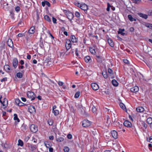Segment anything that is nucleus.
<instances>
[{
    "label": "nucleus",
    "mask_w": 152,
    "mask_h": 152,
    "mask_svg": "<svg viewBox=\"0 0 152 152\" xmlns=\"http://www.w3.org/2000/svg\"><path fill=\"white\" fill-rule=\"evenodd\" d=\"M18 60L16 58H14L13 60V65L15 69L17 66L18 65Z\"/></svg>",
    "instance_id": "obj_15"
},
{
    "label": "nucleus",
    "mask_w": 152,
    "mask_h": 152,
    "mask_svg": "<svg viewBox=\"0 0 152 152\" xmlns=\"http://www.w3.org/2000/svg\"><path fill=\"white\" fill-rule=\"evenodd\" d=\"M108 42L109 44L111 47H113L114 46V43L113 40L109 38L108 39Z\"/></svg>",
    "instance_id": "obj_18"
},
{
    "label": "nucleus",
    "mask_w": 152,
    "mask_h": 152,
    "mask_svg": "<svg viewBox=\"0 0 152 152\" xmlns=\"http://www.w3.org/2000/svg\"><path fill=\"white\" fill-rule=\"evenodd\" d=\"M142 125L145 129H146L147 127V125L144 121H142Z\"/></svg>",
    "instance_id": "obj_40"
},
{
    "label": "nucleus",
    "mask_w": 152,
    "mask_h": 152,
    "mask_svg": "<svg viewBox=\"0 0 152 152\" xmlns=\"http://www.w3.org/2000/svg\"><path fill=\"white\" fill-rule=\"evenodd\" d=\"M48 123L49 125L51 126L53 124V121L52 120L49 119L48 121Z\"/></svg>",
    "instance_id": "obj_42"
},
{
    "label": "nucleus",
    "mask_w": 152,
    "mask_h": 152,
    "mask_svg": "<svg viewBox=\"0 0 152 152\" xmlns=\"http://www.w3.org/2000/svg\"><path fill=\"white\" fill-rule=\"evenodd\" d=\"M1 103L2 105L3 108H5L7 107L8 104V101L7 99L6 98H4L3 100V101L1 102Z\"/></svg>",
    "instance_id": "obj_6"
},
{
    "label": "nucleus",
    "mask_w": 152,
    "mask_h": 152,
    "mask_svg": "<svg viewBox=\"0 0 152 152\" xmlns=\"http://www.w3.org/2000/svg\"><path fill=\"white\" fill-rule=\"evenodd\" d=\"M49 148V152H53V149L52 148Z\"/></svg>",
    "instance_id": "obj_64"
},
{
    "label": "nucleus",
    "mask_w": 152,
    "mask_h": 152,
    "mask_svg": "<svg viewBox=\"0 0 152 152\" xmlns=\"http://www.w3.org/2000/svg\"><path fill=\"white\" fill-rule=\"evenodd\" d=\"M15 10L16 11L18 12L20 10V8L19 7L17 6L15 8Z\"/></svg>",
    "instance_id": "obj_55"
},
{
    "label": "nucleus",
    "mask_w": 152,
    "mask_h": 152,
    "mask_svg": "<svg viewBox=\"0 0 152 152\" xmlns=\"http://www.w3.org/2000/svg\"><path fill=\"white\" fill-rule=\"evenodd\" d=\"M90 51L91 53L92 54H94L96 53L95 48H90Z\"/></svg>",
    "instance_id": "obj_22"
},
{
    "label": "nucleus",
    "mask_w": 152,
    "mask_h": 152,
    "mask_svg": "<svg viewBox=\"0 0 152 152\" xmlns=\"http://www.w3.org/2000/svg\"><path fill=\"white\" fill-rule=\"evenodd\" d=\"M53 111L54 115L55 116L58 115L59 113V111L56 110H53Z\"/></svg>",
    "instance_id": "obj_31"
},
{
    "label": "nucleus",
    "mask_w": 152,
    "mask_h": 152,
    "mask_svg": "<svg viewBox=\"0 0 152 152\" xmlns=\"http://www.w3.org/2000/svg\"><path fill=\"white\" fill-rule=\"evenodd\" d=\"M136 110L138 112L142 113L144 111V109L142 107H139L136 108Z\"/></svg>",
    "instance_id": "obj_17"
},
{
    "label": "nucleus",
    "mask_w": 152,
    "mask_h": 152,
    "mask_svg": "<svg viewBox=\"0 0 152 152\" xmlns=\"http://www.w3.org/2000/svg\"><path fill=\"white\" fill-rule=\"evenodd\" d=\"M7 44L11 48L14 47V45L12 39H9L7 42Z\"/></svg>",
    "instance_id": "obj_11"
},
{
    "label": "nucleus",
    "mask_w": 152,
    "mask_h": 152,
    "mask_svg": "<svg viewBox=\"0 0 152 152\" xmlns=\"http://www.w3.org/2000/svg\"><path fill=\"white\" fill-rule=\"evenodd\" d=\"M108 72L109 74V77L110 79H113L114 78V76H113V70L110 69L109 68L108 69Z\"/></svg>",
    "instance_id": "obj_7"
},
{
    "label": "nucleus",
    "mask_w": 152,
    "mask_h": 152,
    "mask_svg": "<svg viewBox=\"0 0 152 152\" xmlns=\"http://www.w3.org/2000/svg\"><path fill=\"white\" fill-rule=\"evenodd\" d=\"M10 15L11 16L12 18V19H13L14 18V12H13L12 11H10Z\"/></svg>",
    "instance_id": "obj_49"
},
{
    "label": "nucleus",
    "mask_w": 152,
    "mask_h": 152,
    "mask_svg": "<svg viewBox=\"0 0 152 152\" xmlns=\"http://www.w3.org/2000/svg\"><path fill=\"white\" fill-rule=\"evenodd\" d=\"M44 19L48 22H50L51 21V20L50 19L49 17L47 15H45L44 17Z\"/></svg>",
    "instance_id": "obj_32"
},
{
    "label": "nucleus",
    "mask_w": 152,
    "mask_h": 152,
    "mask_svg": "<svg viewBox=\"0 0 152 152\" xmlns=\"http://www.w3.org/2000/svg\"><path fill=\"white\" fill-rule=\"evenodd\" d=\"M118 85V83L115 79V87H117Z\"/></svg>",
    "instance_id": "obj_56"
},
{
    "label": "nucleus",
    "mask_w": 152,
    "mask_h": 152,
    "mask_svg": "<svg viewBox=\"0 0 152 152\" xmlns=\"http://www.w3.org/2000/svg\"><path fill=\"white\" fill-rule=\"evenodd\" d=\"M45 4H46L47 6H48L49 7H50V4L49 2L48 1H45Z\"/></svg>",
    "instance_id": "obj_58"
},
{
    "label": "nucleus",
    "mask_w": 152,
    "mask_h": 152,
    "mask_svg": "<svg viewBox=\"0 0 152 152\" xmlns=\"http://www.w3.org/2000/svg\"><path fill=\"white\" fill-rule=\"evenodd\" d=\"M147 121L148 124L151 125L152 124V118H148L147 120Z\"/></svg>",
    "instance_id": "obj_27"
},
{
    "label": "nucleus",
    "mask_w": 152,
    "mask_h": 152,
    "mask_svg": "<svg viewBox=\"0 0 152 152\" xmlns=\"http://www.w3.org/2000/svg\"><path fill=\"white\" fill-rule=\"evenodd\" d=\"M92 133L94 135H96L97 134V131L95 130H94V131H92Z\"/></svg>",
    "instance_id": "obj_54"
},
{
    "label": "nucleus",
    "mask_w": 152,
    "mask_h": 152,
    "mask_svg": "<svg viewBox=\"0 0 152 152\" xmlns=\"http://www.w3.org/2000/svg\"><path fill=\"white\" fill-rule=\"evenodd\" d=\"M56 140L57 142H61L63 141L64 140V139L62 137H59L57 138L56 137Z\"/></svg>",
    "instance_id": "obj_25"
},
{
    "label": "nucleus",
    "mask_w": 152,
    "mask_h": 152,
    "mask_svg": "<svg viewBox=\"0 0 152 152\" xmlns=\"http://www.w3.org/2000/svg\"><path fill=\"white\" fill-rule=\"evenodd\" d=\"M71 41L73 42H77V39L76 38L74 35H71Z\"/></svg>",
    "instance_id": "obj_20"
},
{
    "label": "nucleus",
    "mask_w": 152,
    "mask_h": 152,
    "mask_svg": "<svg viewBox=\"0 0 152 152\" xmlns=\"http://www.w3.org/2000/svg\"><path fill=\"white\" fill-rule=\"evenodd\" d=\"M72 43L71 41L69 39L67 40L66 42L65 46L66 49L68 50L71 47Z\"/></svg>",
    "instance_id": "obj_4"
},
{
    "label": "nucleus",
    "mask_w": 152,
    "mask_h": 152,
    "mask_svg": "<svg viewBox=\"0 0 152 152\" xmlns=\"http://www.w3.org/2000/svg\"><path fill=\"white\" fill-rule=\"evenodd\" d=\"M75 16L77 18H79L80 15L79 12L77 11L76 12H75Z\"/></svg>",
    "instance_id": "obj_44"
},
{
    "label": "nucleus",
    "mask_w": 152,
    "mask_h": 152,
    "mask_svg": "<svg viewBox=\"0 0 152 152\" xmlns=\"http://www.w3.org/2000/svg\"><path fill=\"white\" fill-rule=\"evenodd\" d=\"M27 96L28 98L31 99V100H34L36 96L34 94L33 92L31 91L28 92Z\"/></svg>",
    "instance_id": "obj_2"
},
{
    "label": "nucleus",
    "mask_w": 152,
    "mask_h": 152,
    "mask_svg": "<svg viewBox=\"0 0 152 152\" xmlns=\"http://www.w3.org/2000/svg\"><path fill=\"white\" fill-rule=\"evenodd\" d=\"M116 145L117 147V148H116V150H117L119 149V148H120V147L118 143H116Z\"/></svg>",
    "instance_id": "obj_61"
},
{
    "label": "nucleus",
    "mask_w": 152,
    "mask_h": 152,
    "mask_svg": "<svg viewBox=\"0 0 152 152\" xmlns=\"http://www.w3.org/2000/svg\"><path fill=\"white\" fill-rule=\"evenodd\" d=\"M15 102L16 104L19 106H24L26 104L21 102V101L18 99H16L15 100Z\"/></svg>",
    "instance_id": "obj_5"
},
{
    "label": "nucleus",
    "mask_w": 152,
    "mask_h": 152,
    "mask_svg": "<svg viewBox=\"0 0 152 152\" xmlns=\"http://www.w3.org/2000/svg\"><path fill=\"white\" fill-rule=\"evenodd\" d=\"M4 68L6 69L8 72H10V66L8 65H6L4 66Z\"/></svg>",
    "instance_id": "obj_35"
},
{
    "label": "nucleus",
    "mask_w": 152,
    "mask_h": 152,
    "mask_svg": "<svg viewBox=\"0 0 152 152\" xmlns=\"http://www.w3.org/2000/svg\"><path fill=\"white\" fill-rule=\"evenodd\" d=\"M80 95V92L79 91H77L75 94V98H77Z\"/></svg>",
    "instance_id": "obj_38"
},
{
    "label": "nucleus",
    "mask_w": 152,
    "mask_h": 152,
    "mask_svg": "<svg viewBox=\"0 0 152 152\" xmlns=\"http://www.w3.org/2000/svg\"><path fill=\"white\" fill-rule=\"evenodd\" d=\"M45 143L47 148H50L51 147V143L50 142H45Z\"/></svg>",
    "instance_id": "obj_33"
},
{
    "label": "nucleus",
    "mask_w": 152,
    "mask_h": 152,
    "mask_svg": "<svg viewBox=\"0 0 152 152\" xmlns=\"http://www.w3.org/2000/svg\"><path fill=\"white\" fill-rule=\"evenodd\" d=\"M52 20H53V23H56V19L54 18V17H53L52 18Z\"/></svg>",
    "instance_id": "obj_57"
},
{
    "label": "nucleus",
    "mask_w": 152,
    "mask_h": 152,
    "mask_svg": "<svg viewBox=\"0 0 152 152\" xmlns=\"http://www.w3.org/2000/svg\"><path fill=\"white\" fill-rule=\"evenodd\" d=\"M139 88L137 86H135L134 87L130 89V91L134 93H136L138 91Z\"/></svg>",
    "instance_id": "obj_13"
},
{
    "label": "nucleus",
    "mask_w": 152,
    "mask_h": 152,
    "mask_svg": "<svg viewBox=\"0 0 152 152\" xmlns=\"http://www.w3.org/2000/svg\"><path fill=\"white\" fill-rule=\"evenodd\" d=\"M35 31V28L34 26H32L28 31V33L29 34H33Z\"/></svg>",
    "instance_id": "obj_19"
},
{
    "label": "nucleus",
    "mask_w": 152,
    "mask_h": 152,
    "mask_svg": "<svg viewBox=\"0 0 152 152\" xmlns=\"http://www.w3.org/2000/svg\"><path fill=\"white\" fill-rule=\"evenodd\" d=\"M54 137L53 136L51 135L49 137V139L50 140H53L54 139Z\"/></svg>",
    "instance_id": "obj_59"
},
{
    "label": "nucleus",
    "mask_w": 152,
    "mask_h": 152,
    "mask_svg": "<svg viewBox=\"0 0 152 152\" xmlns=\"http://www.w3.org/2000/svg\"><path fill=\"white\" fill-rule=\"evenodd\" d=\"M67 137V138L69 139H71L72 138V135L71 134H68Z\"/></svg>",
    "instance_id": "obj_60"
},
{
    "label": "nucleus",
    "mask_w": 152,
    "mask_h": 152,
    "mask_svg": "<svg viewBox=\"0 0 152 152\" xmlns=\"http://www.w3.org/2000/svg\"><path fill=\"white\" fill-rule=\"evenodd\" d=\"M69 149L67 146H65L64 147V150L65 152H68Z\"/></svg>",
    "instance_id": "obj_39"
},
{
    "label": "nucleus",
    "mask_w": 152,
    "mask_h": 152,
    "mask_svg": "<svg viewBox=\"0 0 152 152\" xmlns=\"http://www.w3.org/2000/svg\"><path fill=\"white\" fill-rule=\"evenodd\" d=\"M124 125L126 127H130L132 126V124L129 121L126 120L123 123Z\"/></svg>",
    "instance_id": "obj_14"
},
{
    "label": "nucleus",
    "mask_w": 152,
    "mask_h": 152,
    "mask_svg": "<svg viewBox=\"0 0 152 152\" xmlns=\"http://www.w3.org/2000/svg\"><path fill=\"white\" fill-rule=\"evenodd\" d=\"M7 80V77H4L1 80V82L6 81Z\"/></svg>",
    "instance_id": "obj_48"
},
{
    "label": "nucleus",
    "mask_w": 152,
    "mask_h": 152,
    "mask_svg": "<svg viewBox=\"0 0 152 152\" xmlns=\"http://www.w3.org/2000/svg\"><path fill=\"white\" fill-rule=\"evenodd\" d=\"M58 84L59 86H62L64 84V83L61 81H59Z\"/></svg>",
    "instance_id": "obj_51"
},
{
    "label": "nucleus",
    "mask_w": 152,
    "mask_h": 152,
    "mask_svg": "<svg viewBox=\"0 0 152 152\" xmlns=\"http://www.w3.org/2000/svg\"><path fill=\"white\" fill-rule=\"evenodd\" d=\"M67 16L68 18L70 21L73 19L74 17L73 14L71 12H69Z\"/></svg>",
    "instance_id": "obj_16"
},
{
    "label": "nucleus",
    "mask_w": 152,
    "mask_h": 152,
    "mask_svg": "<svg viewBox=\"0 0 152 152\" xmlns=\"http://www.w3.org/2000/svg\"><path fill=\"white\" fill-rule=\"evenodd\" d=\"M91 124V122L87 120H84L82 123V125L83 127H87L90 126Z\"/></svg>",
    "instance_id": "obj_3"
},
{
    "label": "nucleus",
    "mask_w": 152,
    "mask_h": 152,
    "mask_svg": "<svg viewBox=\"0 0 152 152\" xmlns=\"http://www.w3.org/2000/svg\"><path fill=\"white\" fill-rule=\"evenodd\" d=\"M97 61L98 62H101L102 61V57L99 56H96Z\"/></svg>",
    "instance_id": "obj_37"
},
{
    "label": "nucleus",
    "mask_w": 152,
    "mask_h": 152,
    "mask_svg": "<svg viewBox=\"0 0 152 152\" xmlns=\"http://www.w3.org/2000/svg\"><path fill=\"white\" fill-rule=\"evenodd\" d=\"M145 25L147 27L152 29V24L145 23Z\"/></svg>",
    "instance_id": "obj_34"
},
{
    "label": "nucleus",
    "mask_w": 152,
    "mask_h": 152,
    "mask_svg": "<svg viewBox=\"0 0 152 152\" xmlns=\"http://www.w3.org/2000/svg\"><path fill=\"white\" fill-rule=\"evenodd\" d=\"M23 141L20 139L18 140V146H23Z\"/></svg>",
    "instance_id": "obj_28"
},
{
    "label": "nucleus",
    "mask_w": 152,
    "mask_h": 152,
    "mask_svg": "<svg viewBox=\"0 0 152 152\" xmlns=\"http://www.w3.org/2000/svg\"><path fill=\"white\" fill-rule=\"evenodd\" d=\"M128 17L129 20L131 21H136V20L134 18H133L132 15H128Z\"/></svg>",
    "instance_id": "obj_23"
},
{
    "label": "nucleus",
    "mask_w": 152,
    "mask_h": 152,
    "mask_svg": "<svg viewBox=\"0 0 152 152\" xmlns=\"http://www.w3.org/2000/svg\"><path fill=\"white\" fill-rule=\"evenodd\" d=\"M36 149V147L35 146L32 145L31 146V148H29V150L32 152H34V151Z\"/></svg>",
    "instance_id": "obj_30"
},
{
    "label": "nucleus",
    "mask_w": 152,
    "mask_h": 152,
    "mask_svg": "<svg viewBox=\"0 0 152 152\" xmlns=\"http://www.w3.org/2000/svg\"><path fill=\"white\" fill-rule=\"evenodd\" d=\"M149 141L150 142H152V136H151L150 137Z\"/></svg>",
    "instance_id": "obj_63"
},
{
    "label": "nucleus",
    "mask_w": 152,
    "mask_h": 152,
    "mask_svg": "<svg viewBox=\"0 0 152 152\" xmlns=\"http://www.w3.org/2000/svg\"><path fill=\"white\" fill-rule=\"evenodd\" d=\"M25 35H24V34H22V33H19L18 35V36L19 37H23V36H24Z\"/></svg>",
    "instance_id": "obj_52"
},
{
    "label": "nucleus",
    "mask_w": 152,
    "mask_h": 152,
    "mask_svg": "<svg viewBox=\"0 0 152 152\" xmlns=\"http://www.w3.org/2000/svg\"><path fill=\"white\" fill-rule=\"evenodd\" d=\"M117 136H118V133L115 130V137L114 139H116L118 138Z\"/></svg>",
    "instance_id": "obj_50"
},
{
    "label": "nucleus",
    "mask_w": 152,
    "mask_h": 152,
    "mask_svg": "<svg viewBox=\"0 0 152 152\" xmlns=\"http://www.w3.org/2000/svg\"><path fill=\"white\" fill-rule=\"evenodd\" d=\"M92 110L93 113H95L96 112V109L94 106L92 107Z\"/></svg>",
    "instance_id": "obj_47"
},
{
    "label": "nucleus",
    "mask_w": 152,
    "mask_h": 152,
    "mask_svg": "<svg viewBox=\"0 0 152 152\" xmlns=\"http://www.w3.org/2000/svg\"><path fill=\"white\" fill-rule=\"evenodd\" d=\"M120 107L124 110L126 111H127V110L125 105L122 102H120L119 104Z\"/></svg>",
    "instance_id": "obj_21"
},
{
    "label": "nucleus",
    "mask_w": 152,
    "mask_h": 152,
    "mask_svg": "<svg viewBox=\"0 0 152 152\" xmlns=\"http://www.w3.org/2000/svg\"><path fill=\"white\" fill-rule=\"evenodd\" d=\"M102 74L105 78H107V72H106L104 71L102 72Z\"/></svg>",
    "instance_id": "obj_36"
},
{
    "label": "nucleus",
    "mask_w": 152,
    "mask_h": 152,
    "mask_svg": "<svg viewBox=\"0 0 152 152\" xmlns=\"http://www.w3.org/2000/svg\"><path fill=\"white\" fill-rule=\"evenodd\" d=\"M137 15L140 17L145 19H146L148 18V15L146 14H144L140 12L137 13Z\"/></svg>",
    "instance_id": "obj_12"
},
{
    "label": "nucleus",
    "mask_w": 152,
    "mask_h": 152,
    "mask_svg": "<svg viewBox=\"0 0 152 152\" xmlns=\"http://www.w3.org/2000/svg\"><path fill=\"white\" fill-rule=\"evenodd\" d=\"M91 59V57L89 56H87L84 58V60L87 63Z\"/></svg>",
    "instance_id": "obj_26"
},
{
    "label": "nucleus",
    "mask_w": 152,
    "mask_h": 152,
    "mask_svg": "<svg viewBox=\"0 0 152 152\" xmlns=\"http://www.w3.org/2000/svg\"><path fill=\"white\" fill-rule=\"evenodd\" d=\"M30 131L33 133L36 132L38 130L37 126L34 124H32L30 126Z\"/></svg>",
    "instance_id": "obj_1"
},
{
    "label": "nucleus",
    "mask_w": 152,
    "mask_h": 152,
    "mask_svg": "<svg viewBox=\"0 0 152 152\" xmlns=\"http://www.w3.org/2000/svg\"><path fill=\"white\" fill-rule=\"evenodd\" d=\"M17 76L19 78H21L22 77L23 75L20 72H18L17 74Z\"/></svg>",
    "instance_id": "obj_41"
},
{
    "label": "nucleus",
    "mask_w": 152,
    "mask_h": 152,
    "mask_svg": "<svg viewBox=\"0 0 152 152\" xmlns=\"http://www.w3.org/2000/svg\"><path fill=\"white\" fill-rule=\"evenodd\" d=\"M133 1L134 3L138 4L141 1V0H133Z\"/></svg>",
    "instance_id": "obj_46"
},
{
    "label": "nucleus",
    "mask_w": 152,
    "mask_h": 152,
    "mask_svg": "<svg viewBox=\"0 0 152 152\" xmlns=\"http://www.w3.org/2000/svg\"><path fill=\"white\" fill-rule=\"evenodd\" d=\"M26 147H28L29 149V148H31V146H32V145H30V144L28 143L26 144Z\"/></svg>",
    "instance_id": "obj_62"
},
{
    "label": "nucleus",
    "mask_w": 152,
    "mask_h": 152,
    "mask_svg": "<svg viewBox=\"0 0 152 152\" xmlns=\"http://www.w3.org/2000/svg\"><path fill=\"white\" fill-rule=\"evenodd\" d=\"M91 85L92 89L96 91L98 90L99 88V86L96 83H92Z\"/></svg>",
    "instance_id": "obj_10"
},
{
    "label": "nucleus",
    "mask_w": 152,
    "mask_h": 152,
    "mask_svg": "<svg viewBox=\"0 0 152 152\" xmlns=\"http://www.w3.org/2000/svg\"><path fill=\"white\" fill-rule=\"evenodd\" d=\"M14 119L15 120H17L18 122H20V120L18 118V115L17 114H15L14 115Z\"/></svg>",
    "instance_id": "obj_29"
},
{
    "label": "nucleus",
    "mask_w": 152,
    "mask_h": 152,
    "mask_svg": "<svg viewBox=\"0 0 152 152\" xmlns=\"http://www.w3.org/2000/svg\"><path fill=\"white\" fill-rule=\"evenodd\" d=\"M125 31V30L124 29H121L119 28V30L118 31V34H121V33H122L124 31Z\"/></svg>",
    "instance_id": "obj_43"
},
{
    "label": "nucleus",
    "mask_w": 152,
    "mask_h": 152,
    "mask_svg": "<svg viewBox=\"0 0 152 152\" xmlns=\"http://www.w3.org/2000/svg\"><path fill=\"white\" fill-rule=\"evenodd\" d=\"M28 110L29 112L31 113H33L35 112V107L33 106H31L28 107Z\"/></svg>",
    "instance_id": "obj_8"
},
{
    "label": "nucleus",
    "mask_w": 152,
    "mask_h": 152,
    "mask_svg": "<svg viewBox=\"0 0 152 152\" xmlns=\"http://www.w3.org/2000/svg\"><path fill=\"white\" fill-rule=\"evenodd\" d=\"M123 61L126 64H129V61L127 59H124V60H123Z\"/></svg>",
    "instance_id": "obj_45"
},
{
    "label": "nucleus",
    "mask_w": 152,
    "mask_h": 152,
    "mask_svg": "<svg viewBox=\"0 0 152 152\" xmlns=\"http://www.w3.org/2000/svg\"><path fill=\"white\" fill-rule=\"evenodd\" d=\"M29 138L30 137L28 136L26 137L24 139L25 141H26V142H27L29 139Z\"/></svg>",
    "instance_id": "obj_53"
},
{
    "label": "nucleus",
    "mask_w": 152,
    "mask_h": 152,
    "mask_svg": "<svg viewBox=\"0 0 152 152\" xmlns=\"http://www.w3.org/2000/svg\"><path fill=\"white\" fill-rule=\"evenodd\" d=\"M111 7V9H112L113 10H114V8L113 6H111L110 5L109 3H107V10L109 11L110 10V7Z\"/></svg>",
    "instance_id": "obj_24"
},
{
    "label": "nucleus",
    "mask_w": 152,
    "mask_h": 152,
    "mask_svg": "<svg viewBox=\"0 0 152 152\" xmlns=\"http://www.w3.org/2000/svg\"><path fill=\"white\" fill-rule=\"evenodd\" d=\"M80 8L84 11H86L88 9V6L85 4H83L80 5Z\"/></svg>",
    "instance_id": "obj_9"
}]
</instances>
